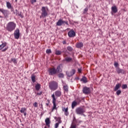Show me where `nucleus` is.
I'll use <instances>...</instances> for the list:
<instances>
[{"mask_svg": "<svg viewBox=\"0 0 128 128\" xmlns=\"http://www.w3.org/2000/svg\"><path fill=\"white\" fill-rule=\"evenodd\" d=\"M16 24L14 22H10L7 24L6 29L8 32H12L16 30Z\"/></svg>", "mask_w": 128, "mask_h": 128, "instance_id": "nucleus-2", "label": "nucleus"}, {"mask_svg": "<svg viewBox=\"0 0 128 128\" xmlns=\"http://www.w3.org/2000/svg\"><path fill=\"white\" fill-rule=\"evenodd\" d=\"M88 8H84V14H86V12H88Z\"/></svg>", "mask_w": 128, "mask_h": 128, "instance_id": "nucleus-38", "label": "nucleus"}, {"mask_svg": "<svg viewBox=\"0 0 128 128\" xmlns=\"http://www.w3.org/2000/svg\"><path fill=\"white\" fill-rule=\"evenodd\" d=\"M31 80L32 82H36V76H34V74H32Z\"/></svg>", "mask_w": 128, "mask_h": 128, "instance_id": "nucleus-28", "label": "nucleus"}, {"mask_svg": "<svg viewBox=\"0 0 128 128\" xmlns=\"http://www.w3.org/2000/svg\"><path fill=\"white\" fill-rule=\"evenodd\" d=\"M70 128H76V125H72Z\"/></svg>", "mask_w": 128, "mask_h": 128, "instance_id": "nucleus-46", "label": "nucleus"}, {"mask_svg": "<svg viewBox=\"0 0 128 128\" xmlns=\"http://www.w3.org/2000/svg\"><path fill=\"white\" fill-rule=\"evenodd\" d=\"M11 61L12 62H14V64H17V62H16V58H12L11 59Z\"/></svg>", "mask_w": 128, "mask_h": 128, "instance_id": "nucleus-34", "label": "nucleus"}, {"mask_svg": "<svg viewBox=\"0 0 128 128\" xmlns=\"http://www.w3.org/2000/svg\"><path fill=\"white\" fill-rule=\"evenodd\" d=\"M114 66H115V68H118V62H115L114 64Z\"/></svg>", "mask_w": 128, "mask_h": 128, "instance_id": "nucleus-39", "label": "nucleus"}, {"mask_svg": "<svg viewBox=\"0 0 128 128\" xmlns=\"http://www.w3.org/2000/svg\"><path fill=\"white\" fill-rule=\"evenodd\" d=\"M16 2H18V0H16Z\"/></svg>", "mask_w": 128, "mask_h": 128, "instance_id": "nucleus-55", "label": "nucleus"}, {"mask_svg": "<svg viewBox=\"0 0 128 128\" xmlns=\"http://www.w3.org/2000/svg\"><path fill=\"white\" fill-rule=\"evenodd\" d=\"M121 86H122V84H116L114 88V92H116V90H118Z\"/></svg>", "mask_w": 128, "mask_h": 128, "instance_id": "nucleus-22", "label": "nucleus"}, {"mask_svg": "<svg viewBox=\"0 0 128 128\" xmlns=\"http://www.w3.org/2000/svg\"><path fill=\"white\" fill-rule=\"evenodd\" d=\"M54 120L58 122V124H62V118L60 117H54Z\"/></svg>", "mask_w": 128, "mask_h": 128, "instance_id": "nucleus-25", "label": "nucleus"}, {"mask_svg": "<svg viewBox=\"0 0 128 128\" xmlns=\"http://www.w3.org/2000/svg\"><path fill=\"white\" fill-rule=\"evenodd\" d=\"M0 18H2V16H0Z\"/></svg>", "mask_w": 128, "mask_h": 128, "instance_id": "nucleus-53", "label": "nucleus"}, {"mask_svg": "<svg viewBox=\"0 0 128 128\" xmlns=\"http://www.w3.org/2000/svg\"><path fill=\"white\" fill-rule=\"evenodd\" d=\"M62 128H64V126H62Z\"/></svg>", "mask_w": 128, "mask_h": 128, "instance_id": "nucleus-54", "label": "nucleus"}, {"mask_svg": "<svg viewBox=\"0 0 128 128\" xmlns=\"http://www.w3.org/2000/svg\"><path fill=\"white\" fill-rule=\"evenodd\" d=\"M62 52H66V50L64 49V50Z\"/></svg>", "mask_w": 128, "mask_h": 128, "instance_id": "nucleus-49", "label": "nucleus"}, {"mask_svg": "<svg viewBox=\"0 0 128 128\" xmlns=\"http://www.w3.org/2000/svg\"><path fill=\"white\" fill-rule=\"evenodd\" d=\"M8 48H5L4 49L2 50V52H6V50H8Z\"/></svg>", "mask_w": 128, "mask_h": 128, "instance_id": "nucleus-43", "label": "nucleus"}, {"mask_svg": "<svg viewBox=\"0 0 128 128\" xmlns=\"http://www.w3.org/2000/svg\"><path fill=\"white\" fill-rule=\"evenodd\" d=\"M50 100H47V102L46 104V106H50Z\"/></svg>", "mask_w": 128, "mask_h": 128, "instance_id": "nucleus-41", "label": "nucleus"}, {"mask_svg": "<svg viewBox=\"0 0 128 128\" xmlns=\"http://www.w3.org/2000/svg\"><path fill=\"white\" fill-rule=\"evenodd\" d=\"M46 126H48V128H50V118H46L45 120Z\"/></svg>", "mask_w": 128, "mask_h": 128, "instance_id": "nucleus-15", "label": "nucleus"}, {"mask_svg": "<svg viewBox=\"0 0 128 128\" xmlns=\"http://www.w3.org/2000/svg\"><path fill=\"white\" fill-rule=\"evenodd\" d=\"M35 88L36 90H40V84H36L35 86Z\"/></svg>", "mask_w": 128, "mask_h": 128, "instance_id": "nucleus-30", "label": "nucleus"}, {"mask_svg": "<svg viewBox=\"0 0 128 128\" xmlns=\"http://www.w3.org/2000/svg\"><path fill=\"white\" fill-rule=\"evenodd\" d=\"M64 24H66L67 26H68V20H63L62 19H60L58 22L56 23V26H62Z\"/></svg>", "mask_w": 128, "mask_h": 128, "instance_id": "nucleus-8", "label": "nucleus"}, {"mask_svg": "<svg viewBox=\"0 0 128 128\" xmlns=\"http://www.w3.org/2000/svg\"><path fill=\"white\" fill-rule=\"evenodd\" d=\"M116 94L117 96L120 95V94H122V90H117Z\"/></svg>", "mask_w": 128, "mask_h": 128, "instance_id": "nucleus-37", "label": "nucleus"}, {"mask_svg": "<svg viewBox=\"0 0 128 128\" xmlns=\"http://www.w3.org/2000/svg\"><path fill=\"white\" fill-rule=\"evenodd\" d=\"M76 112L77 114H80L81 116H82L84 113L86 112V110L82 107H78L76 108Z\"/></svg>", "mask_w": 128, "mask_h": 128, "instance_id": "nucleus-6", "label": "nucleus"}, {"mask_svg": "<svg viewBox=\"0 0 128 128\" xmlns=\"http://www.w3.org/2000/svg\"><path fill=\"white\" fill-rule=\"evenodd\" d=\"M48 72L49 76H54V74L62 72V71H60V66H57L56 68L54 67L49 68Z\"/></svg>", "mask_w": 128, "mask_h": 128, "instance_id": "nucleus-1", "label": "nucleus"}, {"mask_svg": "<svg viewBox=\"0 0 128 128\" xmlns=\"http://www.w3.org/2000/svg\"><path fill=\"white\" fill-rule=\"evenodd\" d=\"M122 88L123 90H125L126 88H128V85L126 84L122 85Z\"/></svg>", "mask_w": 128, "mask_h": 128, "instance_id": "nucleus-35", "label": "nucleus"}, {"mask_svg": "<svg viewBox=\"0 0 128 128\" xmlns=\"http://www.w3.org/2000/svg\"><path fill=\"white\" fill-rule=\"evenodd\" d=\"M40 18H44L48 16V8L47 6H42Z\"/></svg>", "mask_w": 128, "mask_h": 128, "instance_id": "nucleus-4", "label": "nucleus"}, {"mask_svg": "<svg viewBox=\"0 0 128 128\" xmlns=\"http://www.w3.org/2000/svg\"><path fill=\"white\" fill-rule=\"evenodd\" d=\"M48 87L50 90H56L58 88V83L56 81L52 80L48 82Z\"/></svg>", "mask_w": 128, "mask_h": 128, "instance_id": "nucleus-3", "label": "nucleus"}, {"mask_svg": "<svg viewBox=\"0 0 128 128\" xmlns=\"http://www.w3.org/2000/svg\"><path fill=\"white\" fill-rule=\"evenodd\" d=\"M76 106H78V102L76 101H73L72 104V108H74V107Z\"/></svg>", "mask_w": 128, "mask_h": 128, "instance_id": "nucleus-27", "label": "nucleus"}, {"mask_svg": "<svg viewBox=\"0 0 128 128\" xmlns=\"http://www.w3.org/2000/svg\"><path fill=\"white\" fill-rule=\"evenodd\" d=\"M67 48V50L68 51V52H72V50H73V48H72V46H68L67 48Z\"/></svg>", "mask_w": 128, "mask_h": 128, "instance_id": "nucleus-33", "label": "nucleus"}, {"mask_svg": "<svg viewBox=\"0 0 128 128\" xmlns=\"http://www.w3.org/2000/svg\"><path fill=\"white\" fill-rule=\"evenodd\" d=\"M33 106H34V108H38V104L36 102H35L34 104H33Z\"/></svg>", "mask_w": 128, "mask_h": 128, "instance_id": "nucleus-40", "label": "nucleus"}, {"mask_svg": "<svg viewBox=\"0 0 128 128\" xmlns=\"http://www.w3.org/2000/svg\"><path fill=\"white\" fill-rule=\"evenodd\" d=\"M41 108H42V104H41Z\"/></svg>", "mask_w": 128, "mask_h": 128, "instance_id": "nucleus-51", "label": "nucleus"}, {"mask_svg": "<svg viewBox=\"0 0 128 128\" xmlns=\"http://www.w3.org/2000/svg\"><path fill=\"white\" fill-rule=\"evenodd\" d=\"M34 2H36V0H31V3L34 4Z\"/></svg>", "mask_w": 128, "mask_h": 128, "instance_id": "nucleus-44", "label": "nucleus"}, {"mask_svg": "<svg viewBox=\"0 0 128 128\" xmlns=\"http://www.w3.org/2000/svg\"><path fill=\"white\" fill-rule=\"evenodd\" d=\"M76 74V70L72 69V70L70 72H66V74L68 76V78H70V76H72L74 74Z\"/></svg>", "mask_w": 128, "mask_h": 128, "instance_id": "nucleus-13", "label": "nucleus"}, {"mask_svg": "<svg viewBox=\"0 0 128 128\" xmlns=\"http://www.w3.org/2000/svg\"><path fill=\"white\" fill-rule=\"evenodd\" d=\"M80 80L81 82H83L84 84H86V82H88V79L86 76H83L82 78H81Z\"/></svg>", "mask_w": 128, "mask_h": 128, "instance_id": "nucleus-24", "label": "nucleus"}, {"mask_svg": "<svg viewBox=\"0 0 128 128\" xmlns=\"http://www.w3.org/2000/svg\"><path fill=\"white\" fill-rule=\"evenodd\" d=\"M2 42V44L0 45V50H2L6 46V42Z\"/></svg>", "mask_w": 128, "mask_h": 128, "instance_id": "nucleus-23", "label": "nucleus"}, {"mask_svg": "<svg viewBox=\"0 0 128 128\" xmlns=\"http://www.w3.org/2000/svg\"><path fill=\"white\" fill-rule=\"evenodd\" d=\"M62 44H66V40H64L62 42Z\"/></svg>", "mask_w": 128, "mask_h": 128, "instance_id": "nucleus-48", "label": "nucleus"}, {"mask_svg": "<svg viewBox=\"0 0 128 128\" xmlns=\"http://www.w3.org/2000/svg\"><path fill=\"white\" fill-rule=\"evenodd\" d=\"M65 60L67 62H74L72 58L70 57H66L65 58Z\"/></svg>", "mask_w": 128, "mask_h": 128, "instance_id": "nucleus-21", "label": "nucleus"}, {"mask_svg": "<svg viewBox=\"0 0 128 128\" xmlns=\"http://www.w3.org/2000/svg\"><path fill=\"white\" fill-rule=\"evenodd\" d=\"M82 92L84 94H90V88L85 86L82 88Z\"/></svg>", "mask_w": 128, "mask_h": 128, "instance_id": "nucleus-10", "label": "nucleus"}, {"mask_svg": "<svg viewBox=\"0 0 128 128\" xmlns=\"http://www.w3.org/2000/svg\"><path fill=\"white\" fill-rule=\"evenodd\" d=\"M111 10L112 14H116V12H118V8L116 6H112Z\"/></svg>", "mask_w": 128, "mask_h": 128, "instance_id": "nucleus-14", "label": "nucleus"}, {"mask_svg": "<svg viewBox=\"0 0 128 128\" xmlns=\"http://www.w3.org/2000/svg\"><path fill=\"white\" fill-rule=\"evenodd\" d=\"M62 112H64V115L66 116H68L69 113H68V108H64L62 109Z\"/></svg>", "mask_w": 128, "mask_h": 128, "instance_id": "nucleus-17", "label": "nucleus"}, {"mask_svg": "<svg viewBox=\"0 0 128 128\" xmlns=\"http://www.w3.org/2000/svg\"><path fill=\"white\" fill-rule=\"evenodd\" d=\"M52 104L53 107L52 108V111L54 110H58V108H56V97L54 96V94H52Z\"/></svg>", "mask_w": 128, "mask_h": 128, "instance_id": "nucleus-7", "label": "nucleus"}, {"mask_svg": "<svg viewBox=\"0 0 128 128\" xmlns=\"http://www.w3.org/2000/svg\"><path fill=\"white\" fill-rule=\"evenodd\" d=\"M20 112H21V114H24V116H26V108H21V110H20Z\"/></svg>", "mask_w": 128, "mask_h": 128, "instance_id": "nucleus-16", "label": "nucleus"}, {"mask_svg": "<svg viewBox=\"0 0 128 128\" xmlns=\"http://www.w3.org/2000/svg\"><path fill=\"white\" fill-rule=\"evenodd\" d=\"M63 88L64 92H68V86L67 85L64 86Z\"/></svg>", "mask_w": 128, "mask_h": 128, "instance_id": "nucleus-31", "label": "nucleus"}, {"mask_svg": "<svg viewBox=\"0 0 128 128\" xmlns=\"http://www.w3.org/2000/svg\"><path fill=\"white\" fill-rule=\"evenodd\" d=\"M44 128H48L46 126H45Z\"/></svg>", "mask_w": 128, "mask_h": 128, "instance_id": "nucleus-52", "label": "nucleus"}, {"mask_svg": "<svg viewBox=\"0 0 128 128\" xmlns=\"http://www.w3.org/2000/svg\"><path fill=\"white\" fill-rule=\"evenodd\" d=\"M73 122H76V118L75 117H74V120H73Z\"/></svg>", "mask_w": 128, "mask_h": 128, "instance_id": "nucleus-50", "label": "nucleus"}, {"mask_svg": "<svg viewBox=\"0 0 128 128\" xmlns=\"http://www.w3.org/2000/svg\"><path fill=\"white\" fill-rule=\"evenodd\" d=\"M14 36L16 40H18L20 38V30L18 28H16V30L14 33Z\"/></svg>", "mask_w": 128, "mask_h": 128, "instance_id": "nucleus-9", "label": "nucleus"}, {"mask_svg": "<svg viewBox=\"0 0 128 128\" xmlns=\"http://www.w3.org/2000/svg\"><path fill=\"white\" fill-rule=\"evenodd\" d=\"M54 95L57 98H60V96H62V92H60V90H56L54 92Z\"/></svg>", "mask_w": 128, "mask_h": 128, "instance_id": "nucleus-19", "label": "nucleus"}, {"mask_svg": "<svg viewBox=\"0 0 128 128\" xmlns=\"http://www.w3.org/2000/svg\"><path fill=\"white\" fill-rule=\"evenodd\" d=\"M46 54H52V50L50 49H47L46 50Z\"/></svg>", "mask_w": 128, "mask_h": 128, "instance_id": "nucleus-36", "label": "nucleus"}, {"mask_svg": "<svg viewBox=\"0 0 128 128\" xmlns=\"http://www.w3.org/2000/svg\"><path fill=\"white\" fill-rule=\"evenodd\" d=\"M0 12H2V14L3 16L6 18H8V16H10V14L8 10L0 8Z\"/></svg>", "mask_w": 128, "mask_h": 128, "instance_id": "nucleus-5", "label": "nucleus"}, {"mask_svg": "<svg viewBox=\"0 0 128 128\" xmlns=\"http://www.w3.org/2000/svg\"><path fill=\"white\" fill-rule=\"evenodd\" d=\"M58 126H60V123H56L54 128H58Z\"/></svg>", "mask_w": 128, "mask_h": 128, "instance_id": "nucleus-42", "label": "nucleus"}, {"mask_svg": "<svg viewBox=\"0 0 128 128\" xmlns=\"http://www.w3.org/2000/svg\"><path fill=\"white\" fill-rule=\"evenodd\" d=\"M6 6L8 8L11 9L12 12H14V8L12 6V4H10V2H6Z\"/></svg>", "mask_w": 128, "mask_h": 128, "instance_id": "nucleus-18", "label": "nucleus"}, {"mask_svg": "<svg viewBox=\"0 0 128 128\" xmlns=\"http://www.w3.org/2000/svg\"><path fill=\"white\" fill-rule=\"evenodd\" d=\"M116 72L118 74H126V70L121 69L120 67L116 68Z\"/></svg>", "mask_w": 128, "mask_h": 128, "instance_id": "nucleus-11", "label": "nucleus"}, {"mask_svg": "<svg viewBox=\"0 0 128 128\" xmlns=\"http://www.w3.org/2000/svg\"><path fill=\"white\" fill-rule=\"evenodd\" d=\"M42 94V92H40L37 93V96H40Z\"/></svg>", "mask_w": 128, "mask_h": 128, "instance_id": "nucleus-47", "label": "nucleus"}, {"mask_svg": "<svg viewBox=\"0 0 128 128\" xmlns=\"http://www.w3.org/2000/svg\"><path fill=\"white\" fill-rule=\"evenodd\" d=\"M78 70L79 74H80V72H82V68H78Z\"/></svg>", "mask_w": 128, "mask_h": 128, "instance_id": "nucleus-45", "label": "nucleus"}, {"mask_svg": "<svg viewBox=\"0 0 128 128\" xmlns=\"http://www.w3.org/2000/svg\"><path fill=\"white\" fill-rule=\"evenodd\" d=\"M58 76L60 78H64V74L62 73H60L58 74Z\"/></svg>", "mask_w": 128, "mask_h": 128, "instance_id": "nucleus-32", "label": "nucleus"}, {"mask_svg": "<svg viewBox=\"0 0 128 128\" xmlns=\"http://www.w3.org/2000/svg\"><path fill=\"white\" fill-rule=\"evenodd\" d=\"M15 12H16V16H18L20 18H24V15L22 14V12L18 13V10H16Z\"/></svg>", "mask_w": 128, "mask_h": 128, "instance_id": "nucleus-26", "label": "nucleus"}, {"mask_svg": "<svg viewBox=\"0 0 128 128\" xmlns=\"http://www.w3.org/2000/svg\"><path fill=\"white\" fill-rule=\"evenodd\" d=\"M84 46V44L82 42H78L76 44V48H82Z\"/></svg>", "mask_w": 128, "mask_h": 128, "instance_id": "nucleus-20", "label": "nucleus"}, {"mask_svg": "<svg viewBox=\"0 0 128 128\" xmlns=\"http://www.w3.org/2000/svg\"><path fill=\"white\" fill-rule=\"evenodd\" d=\"M68 36L69 38H74L76 36V32H74V29L71 30L68 32Z\"/></svg>", "mask_w": 128, "mask_h": 128, "instance_id": "nucleus-12", "label": "nucleus"}, {"mask_svg": "<svg viewBox=\"0 0 128 128\" xmlns=\"http://www.w3.org/2000/svg\"><path fill=\"white\" fill-rule=\"evenodd\" d=\"M55 54H56V56H60V54H62V51L56 50Z\"/></svg>", "mask_w": 128, "mask_h": 128, "instance_id": "nucleus-29", "label": "nucleus"}]
</instances>
